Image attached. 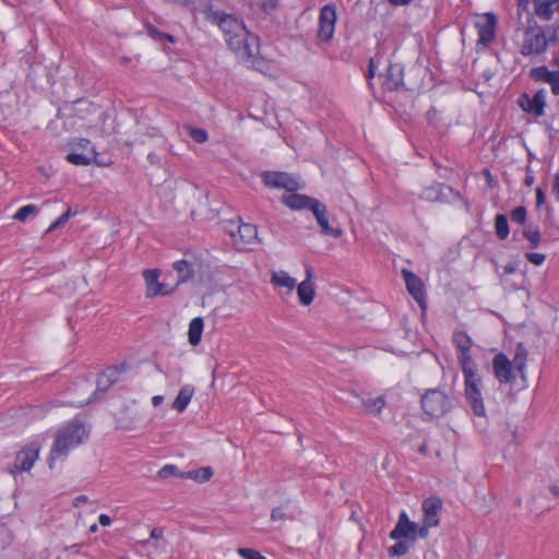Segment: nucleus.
Returning a JSON list of instances; mask_svg holds the SVG:
<instances>
[{"label":"nucleus","instance_id":"31","mask_svg":"<svg viewBox=\"0 0 559 559\" xmlns=\"http://www.w3.org/2000/svg\"><path fill=\"white\" fill-rule=\"evenodd\" d=\"M174 270L178 274V283H185L193 276V266L186 260H179L174 263Z\"/></svg>","mask_w":559,"mask_h":559},{"label":"nucleus","instance_id":"26","mask_svg":"<svg viewBox=\"0 0 559 559\" xmlns=\"http://www.w3.org/2000/svg\"><path fill=\"white\" fill-rule=\"evenodd\" d=\"M297 295L299 302L302 306H309L312 304L316 297V289L312 281L304 280L298 286H297Z\"/></svg>","mask_w":559,"mask_h":559},{"label":"nucleus","instance_id":"37","mask_svg":"<svg viewBox=\"0 0 559 559\" xmlns=\"http://www.w3.org/2000/svg\"><path fill=\"white\" fill-rule=\"evenodd\" d=\"M440 198H441V186L440 185H432L430 187H427L420 193V199L429 201V202L439 201Z\"/></svg>","mask_w":559,"mask_h":559},{"label":"nucleus","instance_id":"8","mask_svg":"<svg viewBox=\"0 0 559 559\" xmlns=\"http://www.w3.org/2000/svg\"><path fill=\"white\" fill-rule=\"evenodd\" d=\"M442 509V500L438 497H429L423 502V525L420 527V538H426L429 528L439 524V513Z\"/></svg>","mask_w":559,"mask_h":559},{"label":"nucleus","instance_id":"24","mask_svg":"<svg viewBox=\"0 0 559 559\" xmlns=\"http://www.w3.org/2000/svg\"><path fill=\"white\" fill-rule=\"evenodd\" d=\"M526 359H527V352L525 347L522 344H519L515 349V354L513 359L511 360L512 369L518 373L520 379L523 382L527 381V378L524 373L525 367H526Z\"/></svg>","mask_w":559,"mask_h":559},{"label":"nucleus","instance_id":"5","mask_svg":"<svg viewBox=\"0 0 559 559\" xmlns=\"http://www.w3.org/2000/svg\"><path fill=\"white\" fill-rule=\"evenodd\" d=\"M547 46L548 41L544 29L535 24L524 32L521 53L526 57L540 55L547 49Z\"/></svg>","mask_w":559,"mask_h":559},{"label":"nucleus","instance_id":"27","mask_svg":"<svg viewBox=\"0 0 559 559\" xmlns=\"http://www.w3.org/2000/svg\"><path fill=\"white\" fill-rule=\"evenodd\" d=\"M203 329L204 322L201 317H197L191 320L188 331V338L191 345L195 346L200 343Z\"/></svg>","mask_w":559,"mask_h":559},{"label":"nucleus","instance_id":"4","mask_svg":"<svg viewBox=\"0 0 559 559\" xmlns=\"http://www.w3.org/2000/svg\"><path fill=\"white\" fill-rule=\"evenodd\" d=\"M425 413L431 417L443 416L452 406V399L440 389H430L421 397Z\"/></svg>","mask_w":559,"mask_h":559},{"label":"nucleus","instance_id":"58","mask_svg":"<svg viewBox=\"0 0 559 559\" xmlns=\"http://www.w3.org/2000/svg\"><path fill=\"white\" fill-rule=\"evenodd\" d=\"M263 8H274L276 5V0H263Z\"/></svg>","mask_w":559,"mask_h":559},{"label":"nucleus","instance_id":"48","mask_svg":"<svg viewBox=\"0 0 559 559\" xmlns=\"http://www.w3.org/2000/svg\"><path fill=\"white\" fill-rule=\"evenodd\" d=\"M378 67H379V62L376 59L371 58L369 61V69H368V74H367V79L369 82L372 78H374Z\"/></svg>","mask_w":559,"mask_h":559},{"label":"nucleus","instance_id":"42","mask_svg":"<svg viewBox=\"0 0 559 559\" xmlns=\"http://www.w3.org/2000/svg\"><path fill=\"white\" fill-rule=\"evenodd\" d=\"M526 209L524 206H518L511 212V219L514 223L523 224L526 219Z\"/></svg>","mask_w":559,"mask_h":559},{"label":"nucleus","instance_id":"22","mask_svg":"<svg viewBox=\"0 0 559 559\" xmlns=\"http://www.w3.org/2000/svg\"><path fill=\"white\" fill-rule=\"evenodd\" d=\"M465 395L471 407L473 408L474 414L484 417L486 412L483 403V395L478 390V386H466Z\"/></svg>","mask_w":559,"mask_h":559},{"label":"nucleus","instance_id":"28","mask_svg":"<svg viewBox=\"0 0 559 559\" xmlns=\"http://www.w3.org/2000/svg\"><path fill=\"white\" fill-rule=\"evenodd\" d=\"M559 75V71H550L546 66H540L531 70V78L537 82L550 84Z\"/></svg>","mask_w":559,"mask_h":559},{"label":"nucleus","instance_id":"55","mask_svg":"<svg viewBox=\"0 0 559 559\" xmlns=\"http://www.w3.org/2000/svg\"><path fill=\"white\" fill-rule=\"evenodd\" d=\"M98 521L103 526H109L111 523V519L107 514H100Z\"/></svg>","mask_w":559,"mask_h":559},{"label":"nucleus","instance_id":"50","mask_svg":"<svg viewBox=\"0 0 559 559\" xmlns=\"http://www.w3.org/2000/svg\"><path fill=\"white\" fill-rule=\"evenodd\" d=\"M164 532L165 530L163 527H154L152 531H151V534H150V539H154L156 542L164 538Z\"/></svg>","mask_w":559,"mask_h":559},{"label":"nucleus","instance_id":"7","mask_svg":"<svg viewBox=\"0 0 559 559\" xmlns=\"http://www.w3.org/2000/svg\"><path fill=\"white\" fill-rule=\"evenodd\" d=\"M337 14L334 4H325L321 8L317 31V37L320 41L329 43L333 38Z\"/></svg>","mask_w":559,"mask_h":559},{"label":"nucleus","instance_id":"35","mask_svg":"<svg viewBox=\"0 0 559 559\" xmlns=\"http://www.w3.org/2000/svg\"><path fill=\"white\" fill-rule=\"evenodd\" d=\"M213 475V471L211 467H201L195 471H190L186 474H181L182 477L192 478L197 481L203 483L207 481Z\"/></svg>","mask_w":559,"mask_h":559},{"label":"nucleus","instance_id":"51","mask_svg":"<svg viewBox=\"0 0 559 559\" xmlns=\"http://www.w3.org/2000/svg\"><path fill=\"white\" fill-rule=\"evenodd\" d=\"M546 200V194L542 188L536 189V203L540 206Z\"/></svg>","mask_w":559,"mask_h":559},{"label":"nucleus","instance_id":"6","mask_svg":"<svg viewBox=\"0 0 559 559\" xmlns=\"http://www.w3.org/2000/svg\"><path fill=\"white\" fill-rule=\"evenodd\" d=\"M40 449L41 447L37 442H32L21 449L16 453L13 464L9 467V473L16 477L17 474L29 472L39 457Z\"/></svg>","mask_w":559,"mask_h":559},{"label":"nucleus","instance_id":"10","mask_svg":"<svg viewBox=\"0 0 559 559\" xmlns=\"http://www.w3.org/2000/svg\"><path fill=\"white\" fill-rule=\"evenodd\" d=\"M420 527L421 525L411 521L406 512L403 511L400 513L397 523L390 533V537L395 540L402 538L415 540L417 536L420 537Z\"/></svg>","mask_w":559,"mask_h":559},{"label":"nucleus","instance_id":"60","mask_svg":"<svg viewBox=\"0 0 559 559\" xmlns=\"http://www.w3.org/2000/svg\"><path fill=\"white\" fill-rule=\"evenodd\" d=\"M311 277H312V270H311V267L308 266L306 269V278L305 280L311 281Z\"/></svg>","mask_w":559,"mask_h":559},{"label":"nucleus","instance_id":"56","mask_svg":"<svg viewBox=\"0 0 559 559\" xmlns=\"http://www.w3.org/2000/svg\"><path fill=\"white\" fill-rule=\"evenodd\" d=\"M503 269H504V273L512 274L515 272L516 265L514 263H508L507 265H504Z\"/></svg>","mask_w":559,"mask_h":559},{"label":"nucleus","instance_id":"62","mask_svg":"<svg viewBox=\"0 0 559 559\" xmlns=\"http://www.w3.org/2000/svg\"><path fill=\"white\" fill-rule=\"evenodd\" d=\"M98 530L97 525L96 524H93L91 527H90V532L91 533H96Z\"/></svg>","mask_w":559,"mask_h":559},{"label":"nucleus","instance_id":"53","mask_svg":"<svg viewBox=\"0 0 559 559\" xmlns=\"http://www.w3.org/2000/svg\"><path fill=\"white\" fill-rule=\"evenodd\" d=\"M87 501H88L87 496H84V495L79 496V497H76V498L73 500V507L78 508V507H80L82 503H85V502H87Z\"/></svg>","mask_w":559,"mask_h":559},{"label":"nucleus","instance_id":"33","mask_svg":"<svg viewBox=\"0 0 559 559\" xmlns=\"http://www.w3.org/2000/svg\"><path fill=\"white\" fill-rule=\"evenodd\" d=\"M39 212H40V209L38 205L27 204V205L20 207L13 215V218L19 222H26L29 217L38 215Z\"/></svg>","mask_w":559,"mask_h":559},{"label":"nucleus","instance_id":"23","mask_svg":"<svg viewBox=\"0 0 559 559\" xmlns=\"http://www.w3.org/2000/svg\"><path fill=\"white\" fill-rule=\"evenodd\" d=\"M313 200L314 198L305 194L292 193L283 197L282 202L289 209L299 211L305 209L309 210Z\"/></svg>","mask_w":559,"mask_h":559},{"label":"nucleus","instance_id":"61","mask_svg":"<svg viewBox=\"0 0 559 559\" xmlns=\"http://www.w3.org/2000/svg\"><path fill=\"white\" fill-rule=\"evenodd\" d=\"M527 4H528V0H520V2H519V7H520V8H521V7L526 8V7H527Z\"/></svg>","mask_w":559,"mask_h":559},{"label":"nucleus","instance_id":"57","mask_svg":"<svg viewBox=\"0 0 559 559\" xmlns=\"http://www.w3.org/2000/svg\"><path fill=\"white\" fill-rule=\"evenodd\" d=\"M163 396L162 395H155L153 399H152V404L156 407V406H159L163 402Z\"/></svg>","mask_w":559,"mask_h":559},{"label":"nucleus","instance_id":"15","mask_svg":"<svg viewBox=\"0 0 559 559\" xmlns=\"http://www.w3.org/2000/svg\"><path fill=\"white\" fill-rule=\"evenodd\" d=\"M492 369L497 380L501 383L516 380V374L512 369L511 360L502 353L495 356Z\"/></svg>","mask_w":559,"mask_h":559},{"label":"nucleus","instance_id":"9","mask_svg":"<svg viewBox=\"0 0 559 559\" xmlns=\"http://www.w3.org/2000/svg\"><path fill=\"white\" fill-rule=\"evenodd\" d=\"M262 180L265 186L274 189H285L289 192L301 189L300 183L295 177L283 171H264Z\"/></svg>","mask_w":559,"mask_h":559},{"label":"nucleus","instance_id":"36","mask_svg":"<svg viewBox=\"0 0 559 559\" xmlns=\"http://www.w3.org/2000/svg\"><path fill=\"white\" fill-rule=\"evenodd\" d=\"M105 391H106V388L98 386L92 393H84V395H86V397L75 400V401L71 402V404L76 407L85 406V405L90 404L91 402L102 397L105 394Z\"/></svg>","mask_w":559,"mask_h":559},{"label":"nucleus","instance_id":"45","mask_svg":"<svg viewBox=\"0 0 559 559\" xmlns=\"http://www.w3.org/2000/svg\"><path fill=\"white\" fill-rule=\"evenodd\" d=\"M524 236L530 241L533 248L538 247L540 242V234L538 230H525Z\"/></svg>","mask_w":559,"mask_h":559},{"label":"nucleus","instance_id":"39","mask_svg":"<svg viewBox=\"0 0 559 559\" xmlns=\"http://www.w3.org/2000/svg\"><path fill=\"white\" fill-rule=\"evenodd\" d=\"M189 135L197 143H204L207 141V132L204 129L189 128Z\"/></svg>","mask_w":559,"mask_h":559},{"label":"nucleus","instance_id":"25","mask_svg":"<svg viewBox=\"0 0 559 559\" xmlns=\"http://www.w3.org/2000/svg\"><path fill=\"white\" fill-rule=\"evenodd\" d=\"M452 342L457 350V356L471 355L472 340L464 331H454Z\"/></svg>","mask_w":559,"mask_h":559},{"label":"nucleus","instance_id":"16","mask_svg":"<svg viewBox=\"0 0 559 559\" xmlns=\"http://www.w3.org/2000/svg\"><path fill=\"white\" fill-rule=\"evenodd\" d=\"M402 275L406 285L407 292L413 296V298L420 305V307L425 308V286L420 277H418L413 272L403 269Z\"/></svg>","mask_w":559,"mask_h":559},{"label":"nucleus","instance_id":"21","mask_svg":"<svg viewBox=\"0 0 559 559\" xmlns=\"http://www.w3.org/2000/svg\"><path fill=\"white\" fill-rule=\"evenodd\" d=\"M270 283L277 288H285L290 294L297 285L296 278L292 277L285 271H273L271 273Z\"/></svg>","mask_w":559,"mask_h":559},{"label":"nucleus","instance_id":"44","mask_svg":"<svg viewBox=\"0 0 559 559\" xmlns=\"http://www.w3.org/2000/svg\"><path fill=\"white\" fill-rule=\"evenodd\" d=\"M238 554L245 559H266L259 551L251 548H239Z\"/></svg>","mask_w":559,"mask_h":559},{"label":"nucleus","instance_id":"38","mask_svg":"<svg viewBox=\"0 0 559 559\" xmlns=\"http://www.w3.org/2000/svg\"><path fill=\"white\" fill-rule=\"evenodd\" d=\"M409 547L411 546L407 542L399 539V542L391 546L388 551L391 557H401L407 554Z\"/></svg>","mask_w":559,"mask_h":559},{"label":"nucleus","instance_id":"64","mask_svg":"<svg viewBox=\"0 0 559 559\" xmlns=\"http://www.w3.org/2000/svg\"><path fill=\"white\" fill-rule=\"evenodd\" d=\"M426 448H427V447H426V444H423V445L420 447L419 451H420L423 454H425V453H426Z\"/></svg>","mask_w":559,"mask_h":559},{"label":"nucleus","instance_id":"63","mask_svg":"<svg viewBox=\"0 0 559 559\" xmlns=\"http://www.w3.org/2000/svg\"><path fill=\"white\" fill-rule=\"evenodd\" d=\"M139 544L141 546H147L150 544V539H143V540H140Z\"/></svg>","mask_w":559,"mask_h":559},{"label":"nucleus","instance_id":"3","mask_svg":"<svg viewBox=\"0 0 559 559\" xmlns=\"http://www.w3.org/2000/svg\"><path fill=\"white\" fill-rule=\"evenodd\" d=\"M350 395L353 397L350 404L368 415H380L382 409L386 405L384 395L373 394L372 392L368 391L365 386H358V389H353L350 391Z\"/></svg>","mask_w":559,"mask_h":559},{"label":"nucleus","instance_id":"19","mask_svg":"<svg viewBox=\"0 0 559 559\" xmlns=\"http://www.w3.org/2000/svg\"><path fill=\"white\" fill-rule=\"evenodd\" d=\"M126 371V366H110L107 367L102 372L97 373L96 384H115L119 381H123L121 378L122 372Z\"/></svg>","mask_w":559,"mask_h":559},{"label":"nucleus","instance_id":"17","mask_svg":"<svg viewBox=\"0 0 559 559\" xmlns=\"http://www.w3.org/2000/svg\"><path fill=\"white\" fill-rule=\"evenodd\" d=\"M404 71L399 63H389L383 74V87L386 91H395L403 84Z\"/></svg>","mask_w":559,"mask_h":559},{"label":"nucleus","instance_id":"14","mask_svg":"<svg viewBox=\"0 0 559 559\" xmlns=\"http://www.w3.org/2000/svg\"><path fill=\"white\" fill-rule=\"evenodd\" d=\"M309 210L313 213L323 235L333 236L335 238L341 237L342 230L331 227L328 218L326 206L322 202L314 199Z\"/></svg>","mask_w":559,"mask_h":559},{"label":"nucleus","instance_id":"54","mask_svg":"<svg viewBox=\"0 0 559 559\" xmlns=\"http://www.w3.org/2000/svg\"><path fill=\"white\" fill-rule=\"evenodd\" d=\"M552 193L559 200V174L556 175L552 186Z\"/></svg>","mask_w":559,"mask_h":559},{"label":"nucleus","instance_id":"2","mask_svg":"<svg viewBox=\"0 0 559 559\" xmlns=\"http://www.w3.org/2000/svg\"><path fill=\"white\" fill-rule=\"evenodd\" d=\"M88 437V430L84 423L73 420L59 429L53 438V443L48 457L49 468H53L55 461L66 457L69 452L82 444Z\"/></svg>","mask_w":559,"mask_h":559},{"label":"nucleus","instance_id":"13","mask_svg":"<svg viewBox=\"0 0 559 559\" xmlns=\"http://www.w3.org/2000/svg\"><path fill=\"white\" fill-rule=\"evenodd\" d=\"M160 272L156 269L145 270L143 278L145 282V295L147 298L168 295L171 290L164 283L159 282Z\"/></svg>","mask_w":559,"mask_h":559},{"label":"nucleus","instance_id":"20","mask_svg":"<svg viewBox=\"0 0 559 559\" xmlns=\"http://www.w3.org/2000/svg\"><path fill=\"white\" fill-rule=\"evenodd\" d=\"M457 358L465 378L464 384H477L479 378L472 356H457Z\"/></svg>","mask_w":559,"mask_h":559},{"label":"nucleus","instance_id":"41","mask_svg":"<svg viewBox=\"0 0 559 559\" xmlns=\"http://www.w3.org/2000/svg\"><path fill=\"white\" fill-rule=\"evenodd\" d=\"M72 215H73V213H72L71 209H68L66 213H63L53 223H51V225L49 226L47 231H51V230H55V229L63 226L70 219V217Z\"/></svg>","mask_w":559,"mask_h":559},{"label":"nucleus","instance_id":"59","mask_svg":"<svg viewBox=\"0 0 559 559\" xmlns=\"http://www.w3.org/2000/svg\"><path fill=\"white\" fill-rule=\"evenodd\" d=\"M392 4L403 5L411 2V0H389Z\"/></svg>","mask_w":559,"mask_h":559},{"label":"nucleus","instance_id":"34","mask_svg":"<svg viewBox=\"0 0 559 559\" xmlns=\"http://www.w3.org/2000/svg\"><path fill=\"white\" fill-rule=\"evenodd\" d=\"M495 231L500 240H504L509 236L508 218L504 214H497L495 218Z\"/></svg>","mask_w":559,"mask_h":559},{"label":"nucleus","instance_id":"29","mask_svg":"<svg viewBox=\"0 0 559 559\" xmlns=\"http://www.w3.org/2000/svg\"><path fill=\"white\" fill-rule=\"evenodd\" d=\"M194 391L192 386H183L173 403V408L177 412H183L191 401Z\"/></svg>","mask_w":559,"mask_h":559},{"label":"nucleus","instance_id":"1","mask_svg":"<svg viewBox=\"0 0 559 559\" xmlns=\"http://www.w3.org/2000/svg\"><path fill=\"white\" fill-rule=\"evenodd\" d=\"M206 21L222 31L228 47L243 62L255 67L259 55V37L250 33L245 23L233 14L215 11L211 5L204 10Z\"/></svg>","mask_w":559,"mask_h":559},{"label":"nucleus","instance_id":"30","mask_svg":"<svg viewBox=\"0 0 559 559\" xmlns=\"http://www.w3.org/2000/svg\"><path fill=\"white\" fill-rule=\"evenodd\" d=\"M238 235L243 245H251L258 240V229L252 224H241L238 226Z\"/></svg>","mask_w":559,"mask_h":559},{"label":"nucleus","instance_id":"49","mask_svg":"<svg viewBox=\"0 0 559 559\" xmlns=\"http://www.w3.org/2000/svg\"><path fill=\"white\" fill-rule=\"evenodd\" d=\"M178 469L176 466L174 465H165L160 471H159V475L163 476V477H167V476H170V475H177L178 473Z\"/></svg>","mask_w":559,"mask_h":559},{"label":"nucleus","instance_id":"47","mask_svg":"<svg viewBox=\"0 0 559 559\" xmlns=\"http://www.w3.org/2000/svg\"><path fill=\"white\" fill-rule=\"evenodd\" d=\"M271 518L273 521H284L287 519V514L284 508L278 507L272 510Z\"/></svg>","mask_w":559,"mask_h":559},{"label":"nucleus","instance_id":"18","mask_svg":"<svg viewBox=\"0 0 559 559\" xmlns=\"http://www.w3.org/2000/svg\"><path fill=\"white\" fill-rule=\"evenodd\" d=\"M534 12L543 21H550L559 12V0H533Z\"/></svg>","mask_w":559,"mask_h":559},{"label":"nucleus","instance_id":"11","mask_svg":"<svg viewBox=\"0 0 559 559\" xmlns=\"http://www.w3.org/2000/svg\"><path fill=\"white\" fill-rule=\"evenodd\" d=\"M497 17L493 13H486L479 17L475 27L478 34V45L489 46L496 37Z\"/></svg>","mask_w":559,"mask_h":559},{"label":"nucleus","instance_id":"52","mask_svg":"<svg viewBox=\"0 0 559 559\" xmlns=\"http://www.w3.org/2000/svg\"><path fill=\"white\" fill-rule=\"evenodd\" d=\"M551 92L555 95H559V75L550 82Z\"/></svg>","mask_w":559,"mask_h":559},{"label":"nucleus","instance_id":"32","mask_svg":"<svg viewBox=\"0 0 559 559\" xmlns=\"http://www.w3.org/2000/svg\"><path fill=\"white\" fill-rule=\"evenodd\" d=\"M91 155H86V154H83V153H69L66 157L67 162L73 164V165H78V166H87V165H91L92 160L94 159L95 155H96V152L95 150L92 147L91 150Z\"/></svg>","mask_w":559,"mask_h":559},{"label":"nucleus","instance_id":"43","mask_svg":"<svg viewBox=\"0 0 559 559\" xmlns=\"http://www.w3.org/2000/svg\"><path fill=\"white\" fill-rule=\"evenodd\" d=\"M116 427L122 430H133L135 425L132 417H122L116 419Z\"/></svg>","mask_w":559,"mask_h":559},{"label":"nucleus","instance_id":"46","mask_svg":"<svg viewBox=\"0 0 559 559\" xmlns=\"http://www.w3.org/2000/svg\"><path fill=\"white\" fill-rule=\"evenodd\" d=\"M526 259L535 265H542L546 260V255L538 252H528L526 253Z\"/></svg>","mask_w":559,"mask_h":559},{"label":"nucleus","instance_id":"40","mask_svg":"<svg viewBox=\"0 0 559 559\" xmlns=\"http://www.w3.org/2000/svg\"><path fill=\"white\" fill-rule=\"evenodd\" d=\"M13 540L12 532L4 525H0V548L11 544Z\"/></svg>","mask_w":559,"mask_h":559},{"label":"nucleus","instance_id":"12","mask_svg":"<svg viewBox=\"0 0 559 559\" xmlns=\"http://www.w3.org/2000/svg\"><path fill=\"white\" fill-rule=\"evenodd\" d=\"M519 105L524 111L535 117H542L546 107V91L539 90L533 97H530L527 94H523L519 99Z\"/></svg>","mask_w":559,"mask_h":559}]
</instances>
